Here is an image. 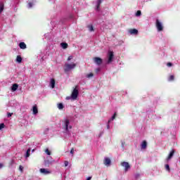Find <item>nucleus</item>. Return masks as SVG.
Here are the masks:
<instances>
[{
    "mask_svg": "<svg viewBox=\"0 0 180 180\" xmlns=\"http://www.w3.org/2000/svg\"><path fill=\"white\" fill-rule=\"evenodd\" d=\"M62 129L64 133H70L71 129H72V124H71V122L68 117L62 120Z\"/></svg>",
    "mask_w": 180,
    "mask_h": 180,
    "instance_id": "f257e3e1",
    "label": "nucleus"
},
{
    "mask_svg": "<svg viewBox=\"0 0 180 180\" xmlns=\"http://www.w3.org/2000/svg\"><path fill=\"white\" fill-rule=\"evenodd\" d=\"M77 67V63H66L65 64V66L63 68V70L65 73L70 72L72 70H74Z\"/></svg>",
    "mask_w": 180,
    "mask_h": 180,
    "instance_id": "f03ea898",
    "label": "nucleus"
},
{
    "mask_svg": "<svg viewBox=\"0 0 180 180\" xmlns=\"http://www.w3.org/2000/svg\"><path fill=\"white\" fill-rule=\"evenodd\" d=\"M155 26L158 32H162L164 30V25H162V22L158 19H157L155 21Z\"/></svg>",
    "mask_w": 180,
    "mask_h": 180,
    "instance_id": "7ed1b4c3",
    "label": "nucleus"
},
{
    "mask_svg": "<svg viewBox=\"0 0 180 180\" xmlns=\"http://www.w3.org/2000/svg\"><path fill=\"white\" fill-rule=\"evenodd\" d=\"M79 94V92L78 91V89L75 88L71 94V99H72V101H77Z\"/></svg>",
    "mask_w": 180,
    "mask_h": 180,
    "instance_id": "20e7f679",
    "label": "nucleus"
},
{
    "mask_svg": "<svg viewBox=\"0 0 180 180\" xmlns=\"http://www.w3.org/2000/svg\"><path fill=\"white\" fill-rule=\"evenodd\" d=\"M113 51H108V61H107V64H110V63H112V61H113Z\"/></svg>",
    "mask_w": 180,
    "mask_h": 180,
    "instance_id": "39448f33",
    "label": "nucleus"
},
{
    "mask_svg": "<svg viewBox=\"0 0 180 180\" xmlns=\"http://www.w3.org/2000/svg\"><path fill=\"white\" fill-rule=\"evenodd\" d=\"M121 166L124 167V172H127V171H129V169H130L131 168L130 164H129V162H121Z\"/></svg>",
    "mask_w": 180,
    "mask_h": 180,
    "instance_id": "423d86ee",
    "label": "nucleus"
},
{
    "mask_svg": "<svg viewBox=\"0 0 180 180\" xmlns=\"http://www.w3.org/2000/svg\"><path fill=\"white\" fill-rule=\"evenodd\" d=\"M39 172H41V174L43 175H50V174H51V171L50 169L44 168L40 169Z\"/></svg>",
    "mask_w": 180,
    "mask_h": 180,
    "instance_id": "0eeeda50",
    "label": "nucleus"
},
{
    "mask_svg": "<svg viewBox=\"0 0 180 180\" xmlns=\"http://www.w3.org/2000/svg\"><path fill=\"white\" fill-rule=\"evenodd\" d=\"M111 162L112 161L110 160V158H104V165H105V167H110Z\"/></svg>",
    "mask_w": 180,
    "mask_h": 180,
    "instance_id": "6e6552de",
    "label": "nucleus"
},
{
    "mask_svg": "<svg viewBox=\"0 0 180 180\" xmlns=\"http://www.w3.org/2000/svg\"><path fill=\"white\" fill-rule=\"evenodd\" d=\"M103 0H97V1L96 2V10L99 11H101L100 6H101V4H102V1Z\"/></svg>",
    "mask_w": 180,
    "mask_h": 180,
    "instance_id": "1a4fd4ad",
    "label": "nucleus"
},
{
    "mask_svg": "<svg viewBox=\"0 0 180 180\" xmlns=\"http://www.w3.org/2000/svg\"><path fill=\"white\" fill-rule=\"evenodd\" d=\"M94 61L97 65H101L102 64V58L96 57L94 58Z\"/></svg>",
    "mask_w": 180,
    "mask_h": 180,
    "instance_id": "9d476101",
    "label": "nucleus"
},
{
    "mask_svg": "<svg viewBox=\"0 0 180 180\" xmlns=\"http://www.w3.org/2000/svg\"><path fill=\"white\" fill-rule=\"evenodd\" d=\"M50 86L52 89H54L56 86V80L54 79H51Z\"/></svg>",
    "mask_w": 180,
    "mask_h": 180,
    "instance_id": "9b49d317",
    "label": "nucleus"
},
{
    "mask_svg": "<svg viewBox=\"0 0 180 180\" xmlns=\"http://www.w3.org/2000/svg\"><path fill=\"white\" fill-rule=\"evenodd\" d=\"M33 115H37L39 113V110L37 109V105H34L32 107Z\"/></svg>",
    "mask_w": 180,
    "mask_h": 180,
    "instance_id": "f8f14e48",
    "label": "nucleus"
},
{
    "mask_svg": "<svg viewBox=\"0 0 180 180\" xmlns=\"http://www.w3.org/2000/svg\"><path fill=\"white\" fill-rule=\"evenodd\" d=\"M129 33L130 34H139V30H136V29H131L129 30Z\"/></svg>",
    "mask_w": 180,
    "mask_h": 180,
    "instance_id": "ddd939ff",
    "label": "nucleus"
},
{
    "mask_svg": "<svg viewBox=\"0 0 180 180\" xmlns=\"http://www.w3.org/2000/svg\"><path fill=\"white\" fill-rule=\"evenodd\" d=\"M18 88H19V85L18 84H13L11 86L12 92H15V91H17Z\"/></svg>",
    "mask_w": 180,
    "mask_h": 180,
    "instance_id": "4468645a",
    "label": "nucleus"
},
{
    "mask_svg": "<svg viewBox=\"0 0 180 180\" xmlns=\"http://www.w3.org/2000/svg\"><path fill=\"white\" fill-rule=\"evenodd\" d=\"M141 148L142 150H146L147 148V141H143L141 144Z\"/></svg>",
    "mask_w": 180,
    "mask_h": 180,
    "instance_id": "2eb2a0df",
    "label": "nucleus"
},
{
    "mask_svg": "<svg viewBox=\"0 0 180 180\" xmlns=\"http://www.w3.org/2000/svg\"><path fill=\"white\" fill-rule=\"evenodd\" d=\"M174 154H175V150H172L169 153V156L167 157V161H169V160H171V158H172V157H174Z\"/></svg>",
    "mask_w": 180,
    "mask_h": 180,
    "instance_id": "dca6fc26",
    "label": "nucleus"
},
{
    "mask_svg": "<svg viewBox=\"0 0 180 180\" xmlns=\"http://www.w3.org/2000/svg\"><path fill=\"white\" fill-rule=\"evenodd\" d=\"M19 47L20 49H22V50H25V49H26V44H25V42H20L19 44Z\"/></svg>",
    "mask_w": 180,
    "mask_h": 180,
    "instance_id": "f3484780",
    "label": "nucleus"
},
{
    "mask_svg": "<svg viewBox=\"0 0 180 180\" xmlns=\"http://www.w3.org/2000/svg\"><path fill=\"white\" fill-rule=\"evenodd\" d=\"M60 46H61L62 49H67L68 47V43L62 42L60 44Z\"/></svg>",
    "mask_w": 180,
    "mask_h": 180,
    "instance_id": "a211bd4d",
    "label": "nucleus"
},
{
    "mask_svg": "<svg viewBox=\"0 0 180 180\" xmlns=\"http://www.w3.org/2000/svg\"><path fill=\"white\" fill-rule=\"evenodd\" d=\"M30 157V148H28L25 153V158H29Z\"/></svg>",
    "mask_w": 180,
    "mask_h": 180,
    "instance_id": "6ab92c4d",
    "label": "nucleus"
},
{
    "mask_svg": "<svg viewBox=\"0 0 180 180\" xmlns=\"http://www.w3.org/2000/svg\"><path fill=\"white\" fill-rule=\"evenodd\" d=\"M89 32H94V26L92 25H87Z\"/></svg>",
    "mask_w": 180,
    "mask_h": 180,
    "instance_id": "aec40b11",
    "label": "nucleus"
},
{
    "mask_svg": "<svg viewBox=\"0 0 180 180\" xmlns=\"http://www.w3.org/2000/svg\"><path fill=\"white\" fill-rule=\"evenodd\" d=\"M58 108L60 110L64 109V105H63V103H59V104H58Z\"/></svg>",
    "mask_w": 180,
    "mask_h": 180,
    "instance_id": "412c9836",
    "label": "nucleus"
},
{
    "mask_svg": "<svg viewBox=\"0 0 180 180\" xmlns=\"http://www.w3.org/2000/svg\"><path fill=\"white\" fill-rule=\"evenodd\" d=\"M16 61L17 63H22V57L20 56H18L16 58Z\"/></svg>",
    "mask_w": 180,
    "mask_h": 180,
    "instance_id": "4be33fe9",
    "label": "nucleus"
},
{
    "mask_svg": "<svg viewBox=\"0 0 180 180\" xmlns=\"http://www.w3.org/2000/svg\"><path fill=\"white\" fill-rule=\"evenodd\" d=\"M4 11V3H0V13H2V11Z\"/></svg>",
    "mask_w": 180,
    "mask_h": 180,
    "instance_id": "5701e85b",
    "label": "nucleus"
},
{
    "mask_svg": "<svg viewBox=\"0 0 180 180\" xmlns=\"http://www.w3.org/2000/svg\"><path fill=\"white\" fill-rule=\"evenodd\" d=\"M135 16H136L137 18H139V16H141V11H137Z\"/></svg>",
    "mask_w": 180,
    "mask_h": 180,
    "instance_id": "b1692460",
    "label": "nucleus"
},
{
    "mask_svg": "<svg viewBox=\"0 0 180 180\" xmlns=\"http://www.w3.org/2000/svg\"><path fill=\"white\" fill-rule=\"evenodd\" d=\"M45 153H46V154H47V155H51V152H50V150H49V148H46L45 150Z\"/></svg>",
    "mask_w": 180,
    "mask_h": 180,
    "instance_id": "393cba45",
    "label": "nucleus"
},
{
    "mask_svg": "<svg viewBox=\"0 0 180 180\" xmlns=\"http://www.w3.org/2000/svg\"><path fill=\"white\" fill-rule=\"evenodd\" d=\"M86 77V78H92V77H94V74L93 73L87 74Z\"/></svg>",
    "mask_w": 180,
    "mask_h": 180,
    "instance_id": "a878e982",
    "label": "nucleus"
},
{
    "mask_svg": "<svg viewBox=\"0 0 180 180\" xmlns=\"http://www.w3.org/2000/svg\"><path fill=\"white\" fill-rule=\"evenodd\" d=\"M4 128H5V124L4 123L0 124V130H2V129H4Z\"/></svg>",
    "mask_w": 180,
    "mask_h": 180,
    "instance_id": "bb28decb",
    "label": "nucleus"
},
{
    "mask_svg": "<svg viewBox=\"0 0 180 180\" xmlns=\"http://www.w3.org/2000/svg\"><path fill=\"white\" fill-rule=\"evenodd\" d=\"M174 75H171V76L169 77L168 81H174Z\"/></svg>",
    "mask_w": 180,
    "mask_h": 180,
    "instance_id": "cd10ccee",
    "label": "nucleus"
},
{
    "mask_svg": "<svg viewBox=\"0 0 180 180\" xmlns=\"http://www.w3.org/2000/svg\"><path fill=\"white\" fill-rule=\"evenodd\" d=\"M115 119H116V112L114 113V115H112L110 120L112 121V120H115Z\"/></svg>",
    "mask_w": 180,
    "mask_h": 180,
    "instance_id": "c85d7f7f",
    "label": "nucleus"
},
{
    "mask_svg": "<svg viewBox=\"0 0 180 180\" xmlns=\"http://www.w3.org/2000/svg\"><path fill=\"white\" fill-rule=\"evenodd\" d=\"M72 58H74V56H70L68 58V61H71V60H72Z\"/></svg>",
    "mask_w": 180,
    "mask_h": 180,
    "instance_id": "c756f323",
    "label": "nucleus"
},
{
    "mask_svg": "<svg viewBox=\"0 0 180 180\" xmlns=\"http://www.w3.org/2000/svg\"><path fill=\"white\" fill-rule=\"evenodd\" d=\"M165 168H166L167 171H169V165H166Z\"/></svg>",
    "mask_w": 180,
    "mask_h": 180,
    "instance_id": "7c9ffc66",
    "label": "nucleus"
},
{
    "mask_svg": "<svg viewBox=\"0 0 180 180\" xmlns=\"http://www.w3.org/2000/svg\"><path fill=\"white\" fill-rule=\"evenodd\" d=\"M33 4L32 3H28V8H32Z\"/></svg>",
    "mask_w": 180,
    "mask_h": 180,
    "instance_id": "2f4dec72",
    "label": "nucleus"
},
{
    "mask_svg": "<svg viewBox=\"0 0 180 180\" xmlns=\"http://www.w3.org/2000/svg\"><path fill=\"white\" fill-rule=\"evenodd\" d=\"M12 115H13V113L8 112V113H7V117H11L12 116Z\"/></svg>",
    "mask_w": 180,
    "mask_h": 180,
    "instance_id": "473e14b6",
    "label": "nucleus"
},
{
    "mask_svg": "<svg viewBox=\"0 0 180 180\" xmlns=\"http://www.w3.org/2000/svg\"><path fill=\"white\" fill-rule=\"evenodd\" d=\"M64 164H65V167H68V161H65V162H64Z\"/></svg>",
    "mask_w": 180,
    "mask_h": 180,
    "instance_id": "72a5a7b5",
    "label": "nucleus"
},
{
    "mask_svg": "<svg viewBox=\"0 0 180 180\" xmlns=\"http://www.w3.org/2000/svg\"><path fill=\"white\" fill-rule=\"evenodd\" d=\"M19 169H20V171L22 172L23 171V167H22L21 165H20Z\"/></svg>",
    "mask_w": 180,
    "mask_h": 180,
    "instance_id": "f704fd0d",
    "label": "nucleus"
},
{
    "mask_svg": "<svg viewBox=\"0 0 180 180\" xmlns=\"http://www.w3.org/2000/svg\"><path fill=\"white\" fill-rule=\"evenodd\" d=\"M167 67H172V63H168L167 64Z\"/></svg>",
    "mask_w": 180,
    "mask_h": 180,
    "instance_id": "c9c22d12",
    "label": "nucleus"
},
{
    "mask_svg": "<svg viewBox=\"0 0 180 180\" xmlns=\"http://www.w3.org/2000/svg\"><path fill=\"white\" fill-rule=\"evenodd\" d=\"M70 154H74V148H72L70 150Z\"/></svg>",
    "mask_w": 180,
    "mask_h": 180,
    "instance_id": "e433bc0d",
    "label": "nucleus"
},
{
    "mask_svg": "<svg viewBox=\"0 0 180 180\" xmlns=\"http://www.w3.org/2000/svg\"><path fill=\"white\" fill-rule=\"evenodd\" d=\"M107 129L109 130V129H110V125H109V124H107Z\"/></svg>",
    "mask_w": 180,
    "mask_h": 180,
    "instance_id": "4c0bfd02",
    "label": "nucleus"
},
{
    "mask_svg": "<svg viewBox=\"0 0 180 180\" xmlns=\"http://www.w3.org/2000/svg\"><path fill=\"white\" fill-rule=\"evenodd\" d=\"M91 179H92V177H91V176H89V177L86 179V180H91Z\"/></svg>",
    "mask_w": 180,
    "mask_h": 180,
    "instance_id": "58836bf2",
    "label": "nucleus"
},
{
    "mask_svg": "<svg viewBox=\"0 0 180 180\" xmlns=\"http://www.w3.org/2000/svg\"><path fill=\"white\" fill-rule=\"evenodd\" d=\"M2 167H4V165L0 163V169H1V168H2Z\"/></svg>",
    "mask_w": 180,
    "mask_h": 180,
    "instance_id": "ea45409f",
    "label": "nucleus"
},
{
    "mask_svg": "<svg viewBox=\"0 0 180 180\" xmlns=\"http://www.w3.org/2000/svg\"><path fill=\"white\" fill-rule=\"evenodd\" d=\"M111 121H112L111 120H109L108 122V124H109V123H110Z\"/></svg>",
    "mask_w": 180,
    "mask_h": 180,
    "instance_id": "a19ab883",
    "label": "nucleus"
},
{
    "mask_svg": "<svg viewBox=\"0 0 180 180\" xmlns=\"http://www.w3.org/2000/svg\"><path fill=\"white\" fill-rule=\"evenodd\" d=\"M122 147H124V143H122Z\"/></svg>",
    "mask_w": 180,
    "mask_h": 180,
    "instance_id": "79ce46f5",
    "label": "nucleus"
},
{
    "mask_svg": "<svg viewBox=\"0 0 180 180\" xmlns=\"http://www.w3.org/2000/svg\"><path fill=\"white\" fill-rule=\"evenodd\" d=\"M46 131H49V128H46Z\"/></svg>",
    "mask_w": 180,
    "mask_h": 180,
    "instance_id": "37998d69",
    "label": "nucleus"
},
{
    "mask_svg": "<svg viewBox=\"0 0 180 180\" xmlns=\"http://www.w3.org/2000/svg\"><path fill=\"white\" fill-rule=\"evenodd\" d=\"M34 151V150H32V152L33 153Z\"/></svg>",
    "mask_w": 180,
    "mask_h": 180,
    "instance_id": "c03bdc74",
    "label": "nucleus"
}]
</instances>
